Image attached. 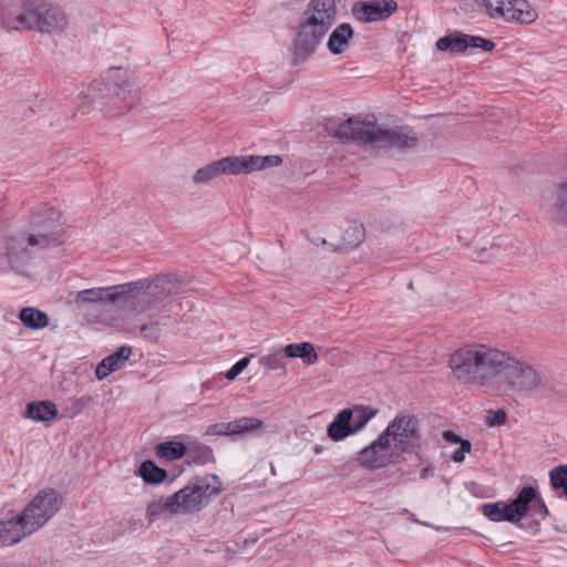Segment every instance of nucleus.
Returning <instances> with one entry per match:
<instances>
[{"label":"nucleus","mask_w":567,"mask_h":567,"mask_svg":"<svg viewBox=\"0 0 567 567\" xmlns=\"http://www.w3.org/2000/svg\"><path fill=\"white\" fill-rule=\"evenodd\" d=\"M167 504L168 497L165 501L159 499L150 503L146 509V517L148 518V520L155 522L164 513L173 514V509L169 506H167Z\"/></svg>","instance_id":"e433bc0d"},{"label":"nucleus","mask_w":567,"mask_h":567,"mask_svg":"<svg viewBox=\"0 0 567 567\" xmlns=\"http://www.w3.org/2000/svg\"><path fill=\"white\" fill-rule=\"evenodd\" d=\"M35 247L41 248V239L31 234H20L8 237L6 239L4 249L10 268L18 274H24L33 258V248Z\"/></svg>","instance_id":"9b49d317"},{"label":"nucleus","mask_w":567,"mask_h":567,"mask_svg":"<svg viewBox=\"0 0 567 567\" xmlns=\"http://www.w3.org/2000/svg\"><path fill=\"white\" fill-rule=\"evenodd\" d=\"M508 353L485 344L455 350L449 360L453 374L463 382L484 384L501 374Z\"/></svg>","instance_id":"20e7f679"},{"label":"nucleus","mask_w":567,"mask_h":567,"mask_svg":"<svg viewBox=\"0 0 567 567\" xmlns=\"http://www.w3.org/2000/svg\"><path fill=\"white\" fill-rule=\"evenodd\" d=\"M229 431L226 430V423H217L212 426H209L207 433L214 434V435H233V433H228Z\"/></svg>","instance_id":"37998d69"},{"label":"nucleus","mask_w":567,"mask_h":567,"mask_svg":"<svg viewBox=\"0 0 567 567\" xmlns=\"http://www.w3.org/2000/svg\"><path fill=\"white\" fill-rule=\"evenodd\" d=\"M537 492L538 491L533 486H524L517 493V496L508 503L512 508V514L514 515L515 524H519L520 519L529 513Z\"/></svg>","instance_id":"412c9836"},{"label":"nucleus","mask_w":567,"mask_h":567,"mask_svg":"<svg viewBox=\"0 0 567 567\" xmlns=\"http://www.w3.org/2000/svg\"><path fill=\"white\" fill-rule=\"evenodd\" d=\"M132 354V349L128 346L120 347L115 352L104 358L95 369V375L99 380H103L112 372H115L124 367L125 362Z\"/></svg>","instance_id":"a211bd4d"},{"label":"nucleus","mask_w":567,"mask_h":567,"mask_svg":"<svg viewBox=\"0 0 567 567\" xmlns=\"http://www.w3.org/2000/svg\"><path fill=\"white\" fill-rule=\"evenodd\" d=\"M209 485L185 486L168 497V504L173 509V514H188L202 509L208 504L209 495L218 494L219 488H212L208 493Z\"/></svg>","instance_id":"f8f14e48"},{"label":"nucleus","mask_w":567,"mask_h":567,"mask_svg":"<svg viewBox=\"0 0 567 567\" xmlns=\"http://www.w3.org/2000/svg\"><path fill=\"white\" fill-rule=\"evenodd\" d=\"M240 174H248L267 167H275L281 164L282 159L278 155H249L237 156Z\"/></svg>","instance_id":"4be33fe9"},{"label":"nucleus","mask_w":567,"mask_h":567,"mask_svg":"<svg viewBox=\"0 0 567 567\" xmlns=\"http://www.w3.org/2000/svg\"><path fill=\"white\" fill-rule=\"evenodd\" d=\"M83 99L105 115L114 116L137 104V91L127 79L126 72L117 68L110 70L106 78L93 81Z\"/></svg>","instance_id":"39448f33"},{"label":"nucleus","mask_w":567,"mask_h":567,"mask_svg":"<svg viewBox=\"0 0 567 567\" xmlns=\"http://www.w3.org/2000/svg\"><path fill=\"white\" fill-rule=\"evenodd\" d=\"M19 319L25 328L42 329L49 324V317L44 311L32 307H25L20 310Z\"/></svg>","instance_id":"c85d7f7f"},{"label":"nucleus","mask_w":567,"mask_h":567,"mask_svg":"<svg viewBox=\"0 0 567 567\" xmlns=\"http://www.w3.org/2000/svg\"><path fill=\"white\" fill-rule=\"evenodd\" d=\"M61 494L53 488H44L37 493L32 501L21 512L27 520V527L33 533L42 528L60 509Z\"/></svg>","instance_id":"0eeeda50"},{"label":"nucleus","mask_w":567,"mask_h":567,"mask_svg":"<svg viewBox=\"0 0 567 567\" xmlns=\"http://www.w3.org/2000/svg\"><path fill=\"white\" fill-rule=\"evenodd\" d=\"M506 421V413L503 410L488 411L486 422L489 426L502 425Z\"/></svg>","instance_id":"79ce46f5"},{"label":"nucleus","mask_w":567,"mask_h":567,"mask_svg":"<svg viewBox=\"0 0 567 567\" xmlns=\"http://www.w3.org/2000/svg\"><path fill=\"white\" fill-rule=\"evenodd\" d=\"M183 282L176 275H158L153 279H142L122 285L84 289L76 293L79 307L91 305L107 308L118 303L143 305V310L182 291Z\"/></svg>","instance_id":"f257e3e1"},{"label":"nucleus","mask_w":567,"mask_h":567,"mask_svg":"<svg viewBox=\"0 0 567 567\" xmlns=\"http://www.w3.org/2000/svg\"><path fill=\"white\" fill-rule=\"evenodd\" d=\"M529 513L540 519H545L549 515L548 507L538 492L535 502L532 503Z\"/></svg>","instance_id":"4c0bfd02"},{"label":"nucleus","mask_w":567,"mask_h":567,"mask_svg":"<svg viewBox=\"0 0 567 567\" xmlns=\"http://www.w3.org/2000/svg\"><path fill=\"white\" fill-rule=\"evenodd\" d=\"M250 357H244L239 361H237L226 373V378L228 380L236 379L244 369L249 364Z\"/></svg>","instance_id":"58836bf2"},{"label":"nucleus","mask_w":567,"mask_h":567,"mask_svg":"<svg viewBox=\"0 0 567 567\" xmlns=\"http://www.w3.org/2000/svg\"><path fill=\"white\" fill-rule=\"evenodd\" d=\"M186 449L185 456L189 464L205 465L214 461L213 450L205 444L189 443Z\"/></svg>","instance_id":"cd10ccee"},{"label":"nucleus","mask_w":567,"mask_h":567,"mask_svg":"<svg viewBox=\"0 0 567 567\" xmlns=\"http://www.w3.org/2000/svg\"><path fill=\"white\" fill-rule=\"evenodd\" d=\"M550 485L554 489H561L567 495V464L558 465L549 472Z\"/></svg>","instance_id":"f704fd0d"},{"label":"nucleus","mask_w":567,"mask_h":567,"mask_svg":"<svg viewBox=\"0 0 567 567\" xmlns=\"http://www.w3.org/2000/svg\"><path fill=\"white\" fill-rule=\"evenodd\" d=\"M472 449V443L470 441H462L460 447L455 450L451 456L452 461L455 463H462L465 458V454L468 453Z\"/></svg>","instance_id":"a19ab883"},{"label":"nucleus","mask_w":567,"mask_h":567,"mask_svg":"<svg viewBox=\"0 0 567 567\" xmlns=\"http://www.w3.org/2000/svg\"><path fill=\"white\" fill-rule=\"evenodd\" d=\"M44 0H0V24L10 31L38 30Z\"/></svg>","instance_id":"423d86ee"},{"label":"nucleus","mask_w":567,"mask_h":567,"mask_svg":"<svg viewBox=\"0 0 567 567\" xmlns=\"http://www.w3.org/2000/svg\"><path fill=\"white\" fill-rule=\"evenodd\" d=\"M60 218L59 210L48 204H41L32 210L29 223L34 233L31 235L41 239V248L59 241Z\"/></svg>","instance_id":"6e6552de"},{"label":"nucleus","mask_w":567,"mask_h":567,"mask_svg":"<svg viewBox=\"0 0 567 567\" xmlns=\"http://www.w3.org/2000/svg\"><path fill=\"white\" fill-rule=\"evenodd\" d=\"M349 411L352 413L350 423L354 434L361 431L378 412L375 409L364 405H355Z\"/></svg>","instance_id":"473e14b6"},{"label":"nucleus","mask_w":567,"mask_h":567,"mask_svg":"<svg viewBox=\"0 0 567 567\" xmlns=\"http://www.w3.org/2000/svg\"><path fill=\"white\" fill-rule=\"evenodd\" d=\"M284 352L287 358H301L306 364H312L318 359L313 346L309 342L288 344Z\"/></svg>","instance_id":"c756f323"},{"label":"nucleus","mask_w":567,"mask_h":567,"mask_svg":"<svg viewBox=\"0 0 567 567\" xmlns=\"http://www.w3.org/2000/svg\"><path fill=\"white\" fill-rule=\"evenodd\" d=\"M472 35L453 31L440 38L435 45L439 51L450 52L453 55H461L470 48Z\"/></svg>","instance_id":"aec40b11"},{"label":"nucleus","mask_w":567,"mask_h":567,"mask_svg":"<svg viewBox=\"0 0 567 567\" xmlns=\"http://www.w3.org/2000/svg\"><path fill=\"white\" fill-rule=\"evenodd\" d=\"M383 433H388L389 440L392 437L395 453L401 455L411 452L420 439L419 420L414 415L400 413L389 423Z\"/></svg>","instance_id":"1a4fd4ad"},{"label":"nucleus","mask_w":567,"mask_h":567,"mask_svg":"<svg viewBox=\"0 0 567 567\" xmlns=\"http://www.w3.org/2000/svg\"><path fill=\"white\" fill-rule=\"evenodd\" d=\"M550 200L551 219L559 225L567 226V179L555 186Z\"/></svg>","instance_id":"6ab92c4d"},{"label":"nucleus","mask_w":567,"mask_h":567,"mask_svg":"<svg viewBox=\"0 0 567 567\" xmlns=\"http://www.w3.org/2000/svg\"><path fill=\"white\" fill-rule=\"evenodd\" d=\"M336 0H310L302 12L292 42V63L308 60L334 23Z\"/></svg>","instance_id":"7ed1b4c3"},{"label":"nucleus","mask_w":567,"mask_h":567,"mask_svg":"<svg viewBox=\"0 0 567 567\" xmlns=\"http://www.w3.org/2000/svg\"><path fill=\"white\" fill-rule=\"evenodd\" d=\"M186 452V445L176 441L163 442L155 447L156 455L168 461L181 458Z\"/></svg>","instance_id":"72a5a7b5"},{"label":"nucleus","mask_w":567,"mask_h":567,"mask_svg":"<svg viewBox=\"0 0 567 567\" xmlns=\"http://www.w3.org/2000/svg\"><path fill=\"white\" fill-rule=\"evenodd\" d=\"M58 414V409L53 402L38 401L30 402L27 405L24 416L33 421L49 422Z\"/></svg>","instance_id":"a878e982"},{"label":"nucleus","mask_w":567,"mask_h":567,"mask_svg":"<svg viewBox=\"0 0 567 567\" xmlns=\"http://www.w3.org/2000/svg\"><path fill=\"white\" fill-rule=\"evenodd\" d=\"M140 331L142 333L143 337L150 339V340H155L157 337H156V328H154L153 326H150V324H142L140 327Z\"/></svg>","instance_id":"c03bdc74"},{"label":"nucleus","mask_w":567,"mask_h":567,"mask_svg":"<svg viewBox=\"0 0 567 567\" xmlns=\"http://www.w3.org/2000/svg\"><path fill=\"white\" fill-rule=\"evenodd\" d=\"M481 511L492 522H509L515 524L514 515L508 503L495 502L483 504Z\"/></svg>","instance_id":"bb28decb"},{"label":"nucleus","mask_w":567,"mask_h":567,"mask_svg":"<svg viewBox=\"0 0 567 567\" xmlns=\"http://www.w3.org/2000/svg\"><path fill=\"white\" fill-rule=\"evenodd\" d=\"M0 567H31L30 565L23 563H14V564H3Z\"/></svg>","instance_id":"49530a36"},{"label":"nucleus","mask_w":567,"mask_h":567,"mask_svg":"<svg viewBox=\"0 0 567 567\" xmlns=\"http://www.w3.org/2000/svg\"><path fill=\"white\" fill-rule=\"evenodd\" d=\"M136 474L140 475L147 484H161L167 477V472L164 468L158 467L151 460L144 461L140 465Z\"/></svg>","instance_id":"7c9ffc66"},{"label":"nucleus","mask_w":567,"mask_h":567,"mask_svg":"<svg viewBox=\"0 0 567 567\" xmlns=\"http://www.w3.org/2000/svg\"><path fill=\"white\" fill-rule=\"evenodd\" d=\"M68 19L62 9L44 1L38 30L41 33L60 34L65 30Z\"/></svg>","instance_id":"f3484780"},{"label":"nucleus","mask_w":567,"mask_h":567,"mask_svg":"<svg viewBox=\"0 0 567 567\" xmlns=\"http://www.w3.org/2000/svg\"><path fill=\"white\" fill-rule=\"evenodd\" d=\"M264 422L258 417H240L226 423V430L233 435H245L261 429Z\"/></svg>","instance_id":"2f4dec72"},{"label":"nucleus","mask_w":567,"mask_h":567,"mask_svg":"<svg viewBox=\"0 0 567 567\" xmlns=\"http://www.w3.org/2000/svg\"><path fill=\"white\" fill-rule=\"evenodd\" d=\"M354 31L349 23L339 24L330 34L327 48L332 54H341L353 38Z\"/></svg>","instance_id":"b1692460"},{"label":"nucleus","mask_w":567,"mask_h":567,"mask_svg":"<svg viewBox=\"0 0 567 567\" xmlns=\"http://www.w3.org/2000/svg\"><path fill=\"white\" fill-rule=\"evenodd\" d=\"M365 237L364 227L359 223H351L343 231L342 243L333 247L334 251H349L357 248Z\"/></svg>","instance_id":"393cba45"},{"label":"nucleus","mask_w":567,"mask_h":567,"mask_svg":"<svg viewBox=\"0 0 567 567\" xmlns=\"http://www.w3.org/2000/svg\"><path fill=\"white\" fill-rule=\"evenodd\" d=\"M398 10L395 0H379L371 2H358L352 6L353 17L364 23L382 21L391 17Z\"/></svg>","instance_id":"4468645a"},{"label":"nucleus","mask_w":567,"mask_h":567,"mask_svg":"<svg viewBox=\"0 0 567 567\" xmlns=\"http://www.w3.org/2000/svg\"><path fill=\"white\" fill-rule=\"evenodd\" d=\"M285 352L282 353L280 350L260 357L259 363L266 368L268 371L278 370L285 368Z\"/></svg>","instance_id":"c9c22d12"},{"label":"nucleus","mask_w":567,"mask_h":567,"mask_svg":"<svg viewBox=\"0 0 567 567\" xmlns=\"http://www.w3.org/2000/svg\"><path fill=\"white\" fill-rule=\"evenodd\" d=\"M27 520L23 514H17L11 517L0 519V545L12 546L23 538L33 534L31 528L27 527Z\"/></svg>","instance_id":"dca6fc26"},{"label":"nucleus","mask_w":567,"mask_h":567,"mask_svg":"<svg viewBox=\"0 0 567 567\" xmlns=\"http://www.w3.org/2000/svg\"><path fill=\"white\" fill-rule=\"evenodd\" d=\"M443 439L449 443L460 444V445H461L462 441H465L464 439H462L456 433H454L453 431H450V430L443 432Z\"/></svg>","instance_id":"a18cd8bd"},{"label":"nucleus","mask_w":567,"mask_h":567,"mask_svg":"<svg viewBox=\"0 0 567 567\" xmlns=\"http://www.w3.org/2000/svg\"><path fill=\"white\" fill-rule=\"evenodd\" d=\"M329 135L344 142L374 144L378 147L414 148L420 140L410 127L382 128L375 121L352 116L327 124Z\"/></svg>","instance_id":"f03ea898"},{"label":"nucleus","mask_w":567,"mask_h":567,"mask_svg":"<svg viewBox=\"0 0 567 567\" xmlns=\"http://www.w3.org/2000/svg\"><path fill=\"white\" fill-rule=\"evenodd\" d=\"M238 174H240L238 157L227 156L198 168L193 176V182L197 185H202L207 184L221 175Z\"/></svg>","instance_id":"2eb2a0df"},{"label":"nucleus","mask_w":567,"mask_h":567,"mask_svg":"<svg viewBox=\"0 0 567 567\" xmlns=\"http://www.w3.org/2000/svg\"><path fill=\"white\" fill-rule=\"evenodd\" d=\"M501 374L511 388L517 391H533L538 386H545V377L540 372L509 354Z\"/></svg>","instance_id":"9d476101"},{"label":"nucleus","mask_w":567,"mask_h":567,"mask_svg":"<svg viewBox=\"0 0 567 567\" xmlns=\"http://www.w3.org/2000/svg\"><path fill=\"white\" fill-rule=\"evenodd\" d=\"M350 417H352V413L349 409L340 411L334 416L333 421L327 429V434L332 441L340 442L354 434L351 427Z\"/></svg>","instance_id":"5701e85b"},{"label":"nucleus","mask_w":567,"mask_h":567,"mask_svg":"<svg viewBox=\"0 0 567 567\" xmlns=\"http://www.w3.org/2000/svg\"><path fill=\"white\" fill-rule=\"evenodd\" d=\"M470 48H480L486 52L492 51L495 47L493 41L478 35H472V38H470Z\"/></svg>","instance_id":"ea45409f"},{"label":"nucleus","mask_w":567,"mask_h":567,"mask_svg":"<svg viewBox=\"0 0 567 567\" xmlns=\"http://www.w3.org/2000/svg\"><path fill=\"white\" fill-rule=\"evenodd\" d=\"M399 456L390 444L388 433L382 432L375 441L358 453L357 461L363 468L378 470L393 463Z\"/></svg>","instance_id":"ddd939ff"},{"label":"nucleus","mask_w":567,"mask_h":567,"mask_svg":"<svg viewBox=\"0 0 567 567\" xmlns=\"http://www.w3.org/2000/svg\"><path fill=\"white\" fill-rule=\"evenodd\" d=\"M322 245H328L327 240L326 239H322L321 241Z\"/></svg>","instance_id":"de8ad7c7"}]
</instances>
